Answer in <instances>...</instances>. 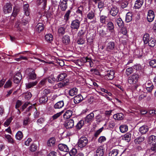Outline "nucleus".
I'll use <instances>...</instances> for the list:
<instances>
[{"label":"nucleus","mask_w":156,"mask_h":156,"mask_svg":"<svg viewBox=\"0 0 156 156\" xmlns=\"http://www.w3.org/2000/svg\"><path fill=\"white\" fill-rule=\"evenodd\" d=\"M88 142V140L87 138L85 136H82L79 140L77 145L79 147L82 148L85 146Z\"/></svg>","instance_id":"obj_2"},{"label":"nucleus","mask_w":156,"mask_h":156,"mask_svg":"<svg viewBox=\"0 0 156 156\" xmlns=\"http://www.w3.org/2000/svg\"><path fill=\"white\" fill-rule=\"evenodd\" d=\"M64 105V102L63 101H59L56 103L54 105L55 109H59L62 107Z\"/></svg>","instance_id":"obj_24"},{"label":"nucleus","mask_w":156,"mask_h":156,"mask_svg":"<svg viewBox=\"0 0 156 156\" xmlns=\"http://www.w3.org/2000/svg\"><path fill=\"white\" fill-rule=\"evenodd\" d=\"M36 74L35 72L33 71L30 73L29 75V79L32 80H34L36 78Z\"/></svg>","instance_id":"obj_50"},{"label":"nucleus","mask_w":156,"mask_h":156,"mask_svg":"<svg viewBox=\"0 0 156 156\" xmlns=\"http://www.w3.org/2000/svg\"><path fill=\"white\" fill-rule=\"evenodd\" d=\"M86 31L85 29H82L79 31L78 35L79 37H83L84 35L85 34Z\"/></svg>","instance_id":"obj_53"},{"label":"nucleus","mask_w":156,"mask_h":156,"mask_svg":"<svg viewBox=\"0 0 156 156\" xmlns=\"http://www.w3.org/2000/svg\"><path fill=\"white\" fill-rule=\"evenodd\" d=\"M45 39L48 42H51L53 39V36L51 34H47L45 36Z\"/></svg>","instance_id":"obj_36"},{"label":"nucleus","mask_w":156,"mask_h":156,"mask_svg":"<svg viewBox=\"0 0 156 156\" xmlns=\"http://www.w3.org/2000/svg\"><path fill=\"white\" fill-rule=\"evenodd\" d=\"M22 79V76L20 73H16L13 78V81L15 83H18Z\"/></svg>","instance_id":"obj_11"},{"label":"nucleus","mask_w":156,"mask_h":156,"mask_svg":"<svg viewBox=\"0 0 156 156\" xmlns=\"http://www.w3.org/2000/svg\"><path fill=\"white\" fill-rule=\"evenodd\" d=\"M13 119V118L12 117H10L9 119H7L6 120L4 123V125L5 126H8Z\"/></svg>","instance_id":"obj_57"},{"label":"nucleus","mask_w":156,"mask_h":156,"mask_svg":"<svg viewBox=\"0 0 156 156\" xmlns=\"http://www.w3.org/2000/svg\"><path fill=\"white\" fill-rule=\"evenodd\" d=\"M85 42V40L83 37H79L77 41V43L79 44H82Z\"/></svg>","instance_id":"obj_52"},{"label":"nucleus","mask_w":156,"mask_h":156,"mask_svg":"<svg viewBox=\"0 0 156 156\" xmlns=\"http://www.w3.org/2000/svg\"><path fill=\"white\" fill-rule=\"evenodd\" d=\"M39 100L40 103H45L48 100V97L46 95L43 96L39 98Z\"/></svg>","instance_id":"obj_33"},{"label":"nucleus","mask_w":156,"mask_h":156,"mask_svg":"<svg viewBox=\"0 0 156 156\" xmlns=\"http://www.w3.org/2000/svg\"><path fill=\"white\" fill-rule=\"evenodd\" d=\"M119 129L121 132L124 133L128 130V126L126 125H121L119 127Z\"/></svg>","instance_id":"obj_35"},{"label":"nucleus","mask_w":156,"mask_h":156,"mask_svg":"<svg viewBox=\"0 0 156 156\" xmlns=\"http://www.w3.org/2000/svg\"><path fill=\"white\" fill-rule=\"evenodd\" d=\"M86 65L87 66L92 67L94 66V63L91 59L87 57L86 61Z\"/></svg>","instance_id":"obj_30"},{"label":"nucleus","mask_w":156,"mask_h":156,"mask_svg":"<svg viewBox=\"0 0 156 156\" xmlns=\"http://www.w3.org/2000/svg\"><path fill=\"white\" fill-rule=\"evenodd\" d=\"M83 124L84 121L83 120H81L77 123L76 126V129H80Z\"/></svg>","instance_id":"obj_51"},{"label":"nucleus","mask_w":156,"mask_h":156,"mask_svg":"<svg viewBox=\"0 0 156 156\" xmlns=\"http://www.w3.org/2000/svg\"><path fill=\"white\" fill-rule=\"evenodd\" d=\"M128 4V1L126 0H124L121 4V7L122 8H124L126 7Z\"/></svg>","instance_id":"obj_63"},{"label":"nucleus","mask_w":156,"mask_h":156,"mask_svg":"<svg viewBox=\"0 0 156 156\" xmlns=\"http://www.w3.org/2000/svg\"><path fill=\"white\" fill-rule=\"evenodd\" d=\"M115 22L119 27H121L123 26L124 22L121 18L116 19Z\"/></svg>","instance_id":"obj_32"},{"label":"nucleus","mask_w":156,"mask_h":156,"mask_svg":"<svg viewBox=\"0 0 156 156\" xmlns=\"http://www.w3.org/2000/svg\"><path fill=\"white\" fill-rule=\"evenodd\" d=\"M144 140L145 137L144 136H140L135 139L134 142L136 144H140Z\"/></svg>","instance_id":"obj_25"},{"label":"nucleus","mask_w":156,"mask_h":156,"mask_svg":"<svg viewBox=\"0 0 156 156\" xmlns=\"http://www.w3.org/2000/svg\"><path fill=\"white\" fill-rule=\"evenodd\" d=\"M59 149L61 151L65 152H68L69 151V149L67 145L61 144H59L58 146Z\"/></svg>","instance_id":"obj_15"},{"label":"nucleus","mask_w":156,"mask_h":156,"mask_svg":"<svg viewBox=\"0 0 156 156\" xmlns=\"http://www.w3.org/2000/svg\"><path fill=\"white\" fill-rule=\"evenodd\" d=\"M65 32V28L63 27H60L58 29V33L60 35H63Z\"/></svg>","instance_id":"obj_58"},{"label":"nucleus","mask_w":156,"mask_h":156,"mask_svg":"<svg viewBox=\"0 0 156 156\" xmlns=\"http://www.w3.org/2000/svg\"><path fill=\"white\" fill-rule=\"evenodd\" d=\"M77 150L75 148H73L69 152L70 156H75L77 153Z\"/></svg>","instance_id":"obj_61"},{"label":"nucleus","mask_w":156,"mask_h":156,"mask_svg":"<svg viewBox=\"0 0 156 156\" xmlns=\"http://www.w3.org/2000/svg\"><path fill=\"white\" fill-rule=\"evenodd\" d=\"M83 9V6L80 5L77 8L76 11V13L78 14V16H80L79 17L81 20L82 19L83 12L84 11Z\"/></svg>","instance_id":"obj_16"},{"label":"nucleus","mask_w":156,"mask_h":156,"mask_svg":"<svg viewBox=\"0 0 156 156\" xmlns=\"http://www.w3.org/2000/svg\"><path fill=\"white\" fill-rule=\"evenodd\" d=\"M12 5L9 2L7 3L4 6L3 11L5 14L11 13L12 11Z\"/></svg>","instance_id":"obj_4"},{"label":"nucleus","mask_w":156,"mask_h":156,"mask_svg":"<svg viewBox=\"0 0 156 156\" xmlns=\"http://www.w3.org/2000/svg\"><path fill=\"white\" fill-rule=\"evenodd\" d=\"M149 65L152 67H156V60L154 59L150 61L149 62Z\"/></svg>","instance_id":"obj_60"},{"label":"nucleus","mask_w":156,"mask_h":156,"mask_svg":"<svg viewBox=\"0 0 156 156\" xmlns=\"http://www.w3.org/2000/svg\"><path fill=\"white\" fill-rule=\"evenodd\" d=\"M56 140L54 137H52L49 139L47 142V145L48 146H53L55 143Z\"/></svg>","instance_id":"obj_22"},{"label":"nucleus","mask_w":156,"mask_h":156,"mask_svg":"<svg viewBox=\"0 0 156 156\" xmlns=\"http://www.w3.org/2000/svg\"><path fill=\"white\" fill-rule=\"evenodd\" d=\"M37 146L35 144H32L30 147V150L32 152L35 151L37 149Z\"/></svg>","instance_id":"obj_54"},{"label":"nucleus","mask_w":156,"mask_h":156,"mask_svg":"<svg viewBox=\"0 0 156 156\" xmlns=\"http://www.w3.org/2000/svg\"><path fill=\"white\" fill-rule=\"evenodd\" d=\"M107 27L109 30H114V25L112 22H109L107 24Z\"/></svg>","instance_id":"obj_46"},{"label":"nucleus","mask_w":156,"mask_h":156,"mask_svg":"<svg viewBox=\"0 0 156 156\" xmlns=\"http://www.w3.org/2000/svg\"><path fill=\"white\" fill-rule=\"evenodd\" d=\"M66 74L65 73H62L59 74L57 76V81H60L66 77Z\"/></svg>","instance_id":"obj_37"},{"label":"nucleus","mask_w":156,"mask_h":156,"mask_svg":"<svg viewBox=\"0 0 156 156\" xmlns=\"http://www.w3.org/2000/svg\"><path fill=\"white\" fill-rule=\"evenodd\" d=\"M94 114L92 112L87 115L85 118V122L87 123L91 122L94 119Z\"/></svg>","instance_id":"obj_12"},{"label":"nucleus","mask_w":156,"mask_h":156,"mask_svg":"<svg viewBox=\"0 0 156 156\" xmlns=\"http://www.w3.org/2000/svg\"><path fill=\"white\" fill-rule=\"evenodd\" d=\"M86 58L87 57H83L79 60H78L77 61V63L78 65L80 66L83 65L84 63L86 62Z\"/></svg>","instance_id":"obj_43"},{"label":"nucleus","mask_w":156,"mask_h":156,"mask_svg":"<svg viewBox=\"0 0 156 156\" xmlns=\"http://www.w3.org/2000/svg\"><path fill=\"white\" fill-rule=\"evenodd\" d=\"M80 21L78 20H75L72 22L71 27L73 29H78L80 26Z\"/></svg>","instance_id":"obj_5"},{"label":"nucleus","mask_w":156,"mask_h":156,"mask_svg":"<svg viewBox=\"0 0 156 156\" xmlns=\"http://www.w3.org/2000/svg\"><path fill=\"white\" fill-rule=\"evenodd\" d=\"M123 115L122 113H118L114 115L113 118L115 120H121L123 119Z\"/></svg>","instance_id":"obj_28"},{"label":"nucleus","mask_w":156,"mask_h":156,"mask_svg":"<svg viewBox=\"0 0 156 156\" xmlns=\"http://www.w3.org/2000/svg\"><path fill=\"white\" fill-rule=\"evenodd\" d=\"M132 15L131 13L130 12L127 13L126 15V21L127 23L129 22L132 20Z\"/></svg>","instance_id":"obj_38"},{"label":"nucleus","mask_w":156,"mask_h":156,"mask_svg":"<svg viewBox=\"0 0 156 156\" xmlns=\"http://www.w3.org/2000/svg\"><path fill=\"white\" fill-rule=\"evenodd\" d=\"M115 47V43L113 41H110L107 44L106 50L108 52H111L114 50Z\"/></svg>","instance_id":"obj_6"},{"label":"nucleus","mask_w":156,"mask_h":156,"mask_svg":"<svg viewBox=\"0 0 156 156\" xmlns=\"http://www.w3.org/2000/svg\"><path fill=\"white\" fill-rule=\"evenodd\" d=\"M149 130V128L147 126L143 125L140 127L139 129V132L142 134L146 133Z\"/></svg>","instance_id":"obj_14"},{"label":"nucleus","mask_w":156,"mask_h":156,"mask_svg":"<svg viewBox=\"0 0 156 156\" xmlns=\"http://www.w3.org/2000/svg\"><path fill=\"white\" fill-rule=\"evenodd\" d=\"M115 72L113 70H110L106 71L104 76L105 79L106 80H111L114 77Z\"/></svg>","instance_id":"obj_3"},{"label":"nucleus","mask_w":156,"mask_h":156,"mask_svg":"<svg viewBox=\"0 0 156 156\" xmlns=\"http://www.w3.org/2000/svg\"><path fill=\"white\" fill-rule=\"evenodd\" d=\"M148 44L149 46L151 47H153L156 44V41L153 38H151L148 41Z\"/></svg>","instance_id":"obj_44"},{"label":"nucleus","mask_w":156,"mask_h":156,"mask_svg":"<svg viewBox=\"0 0 156 156\" xmlns=\"http://www.w3.org/2000/svg\"><path fill=\"white\" fill-rule=\"evenodd\" d=\"M95 16L94 12L92 11L89 12L87 15V18L90 20L94 19Z\"/></svg>","instance_id":"obj_39"},{"label":"nucleus","mask_w":156,"mask_h":156,"mask_svg":"<svg viewBox=\"0 0 156 156\" xmlns=\"http://www.w3.org/2000/svg\"><path fill=\"white\" fill-rule=\"evenodd\" d=\"M37 83V81L30 82L26 84V87L27 88L29 89L34 86L36 85Z\"/></svg>","instance_id":"obj_45"},{"label":"nucleus","mask_w":156,"mask_h":156,"mask_svg":"<svg viewBox=\"0 0 156 156\" xmlns=\"http://www.w3.org/2000/svg\"><path fill=\"white\" fill-rule=\"evenodd\" d=\"M46 79L48 82L51 84H52L55 83L56 80L53 74L51 75Z\"/></svg>","instance_id":"obj_27"},{"label":"nucleus","mask_w":156,"mask_h":156,"mask_svg":"<svg viewBox=\"0 0 156 156\" xmlns=\"http://www.w3.org/2000/svg\"><path fill=\"white\" fill-rule=\"evenodd\" d=\"M23 135L22 132L20 131H18L16 134V138L19 140H21L23 138Z\"/></svg>","instance_id":"obj_40"},{"label":"nucleus","mask_w":156,"mask_h":156,"mask_svg":"<svg viewBox=\"0 0 156 156\" xmlns=\"http://www.w3.org/2000/svg\"><path fill=\"white\" fill-rule=\"evenodd\" d=\"M131 136V134L129 133H127L124 135L123 137V139L127 142H129L130 140Z\"/></svg>","instance_id":"obj_34"},{"label":"nucleus","mask_w":156,"mask_h":156,"mask_svg":"<svg viewBox=\"0 0 156 156\" xmlns=\"http://www.w3.org/2000/svg\"><path fill=\"white\" fill-rule=\"evenodd\" d=\"M67 0H62L59 2V6L61 10L65 11L67 8Z\"/></svg>","instance_id":"obj_10"},{"label":"nucleus","mask_w":156,"mask_h":156,"mask_svg":"<svg viewBox=\"0 0 156 156\" xmlns=\"http://www.w3.org/2000/svg\"><path fill=\"white\" fill-rule=\"evenodd\" d=\"M147 96V94L143 91L140 92V95L139 97V99L140 101L143 99Z\"/></svg>","instance_id":"obj_62"},{"label":"nucleus","mask_w":156,"mask_h":156,"mask_svg":"<svg viewBox=\"0 0 156 156\" xmlns=\"http://www.w3.org/2000/svg\"><path fill=\"white\" fill-rule=\"evenodd\" d=\"M133 71V70L132 67H130L127 68L126 71V73L127 76H129L132 73Z\"/></svg>","instance_id":"obj_55"},{"label":"nucleus","mask_w":156,"mask_h":156,"mask_svg":"<svg viewBox=\"0 0 156 156\" xmlns=\"http://www.w3.org/2000/svg\"><path fill=\"white\" fill-rule=\"evenodd\" d=\"M146 87L147 91L151 92L154 86L151 82L150 81L146 84Z\"/></svg>","instance_id":"obj_26"},{"label":"nucleus","mask_w":156,"mask_h":156,"mask_svg":"<svg viewBox=\"0 0 156 156\" xmlns=\"http://www.w3.org/2000/svg\"><path fill=\"white\" fill-rule=\"evenodd\" d=\"M148 142L150 144H154L156 143V136L154 135L150 136L148 139Z\"/></svg>","instance_id":"obj_23"},{"label":"nucleus","mask_w":156,"mask_h":156,"mask_svg":"<svg viewBox=\"0 0 156 156\" xmlns=\"http://www.w3.org/2000/svg\"><path fill=\"white\" fill-rule=\"evenodd\" d=\"M68 81L69 80L66 79L65 81L58 83L59 88H62L64 86L68 85L69 84Z\"/></svg>","instance_id":"obj_31"},{"label":"nucleus","mask_w":156,"mask_h":156,"mask_svg":"<svg viewBox=\"0 0 156 156\" xmlns=\"http://www.w3.org/2000/svg\"><path fill=\"white\" fill-rule=\"evenodd\" d=\"M83 99L82 96L80 94L74 97V101L75 103H79Z\"/></svg>","instance_id":"obj_19"},{"label":"nucleus","mask_w":156,"mask_h":156,"mask_svg":"<svg viewBox=\"0 0 156 156\" xmlns=\"http://www.w3.org/2000/svg\"><path fill=\"white\" fill-rule=\"evenodd\" d=\"M74 125V121L72 119L66 120L64 123V125L66 129L72 128Z\"/></svg>","instance_id":"obj_7"},{"label":"nucleus","mask_w":156,"mask_h":156,"mask_svg":"<svg viewBox=\"0 0 156 156\" xmlns=\"http://www.w3.org/2000/svg\"><path fill=\"white\" fill-rule=\"evenodd\" d=\"M119 12V9L117 6L112 5L110 11V14L113 16H115Z\"/></svg>","instance_id":"obj_9"},{"label":"nucleus","mask_w":156,"mask_h":156,"mask_svg":"<svg viewBox=\"0 0 156 156\" xmlns=\"http://www.w3.org/2000/svg\"><path fill=\"white\" fill-rule=\"evenodd\" d=\"M71 11L70 10H67L64 16V19L67 21L69 19V15L71 13Z\"/></svg>","instance_id":"obj_59"},{"label":"nucleus","mask_w":156,"mask_h":156,"mask_svg":"<svg viewBox=\"0 0 156 156\" xmlns=\"http://www.w3.org/2000/svg\"><path fill=\"white\" fill-rule=\"evenodd\" d=\"M78 90L76 88H73L71 89L69 91V95L73 96L76 94Z\"/></svg>","instance_id":"obj_41"},{"label":"nucleus","mask_w":156,"mask_h":156,"mask_svg":"<svg viewBox=\"0 0 156 156\" xmlns=\"http://www.w3.org/2000/svg\"><path fill=\"white\" fill-rule=\"evenodd\" d=\"M139 76L137 74L134 73L128 78V82L130 84H136L138 81Z\"/></svg>","instance_id":"obj_1"},{"label":"nucleus","mask_w":156,"mask_h":156,"mask_svg":"<svg viewBox=\"0 0 156 156\" xmlns=\"http://www.w3.org/2000/svg\"><path fill=\"white\" fill-rule=\"evenodd\" d=\"M23 8L25 15L27 16H29L30 14V9L29 4H27L24 5Z\"/></svg>","instance_id":"obj_17"},{"label":"nucleus","mask_w":156,"mask_h":156,"mask_svg":"<svg viewBox=\"0 0 156 156\" xmlns=\"http://www.w3.org/2000/svg\"><path fill=\"white\" fill-rule=\"evenodd\" d=\"M73 112L71 110H68L63 115V117L66 119H69L72 115Z\"/></svg>","instance_id":"obj_29"},{"label":"nucleus","mask_w":156,"mask_h":156,"mask_svg":"<svg viewBox=\"0 0 156 156\" xmlns=\"http://www.w3.org/2000/svg\"><path fill=\"white\" fill-rule=\"evenodd\" d=\"M143 41L144 44H147L148 42L149 39V35L148 34H144L143 36Z\"/></svg>","instance_id":"obj_48"},{"label":"nucleus","mask_w":156,"mask_h":156,"mask_svg":"<svg viewBox=\"0 0 156 156\" xmlns=\"http://www.w3.org/2000/svg\"><path fill=\"white\" fill-rule=\"evenodd\" d=\"M12 82L10 80L7 81L4 85V87L5 88H7L11 87L12 85Z\"/></svg>","instance_id":"obj_64"},{"label":"nucleus","mask_w":156,"mask_h":156,"mask_svg":"<svg viewBox=\"0 0 156 156\" xmlns=\"http://www.w3.org/2000/svg\"><path fill=\"white\" fill-rule=\"evenodd\" d=\"M63 113L62 112H61L58 113H57L56 114L52 116L51 119H52V120H54L56 119L57 118L59 117Z\"/></svg>","instance_id":"obj_56"},{"label":"nucleus","mask_w":156,"mask_h":156,"mask_svg":"<svg viewBox=\"0 0 156 156\" xmlns=\"http://www.w3.org/2000/svg\"><path fill=\"white\" fill-rule=\"evenodd\" d=\"M144 3V0H136L134 4V7L135 9H139L142 5Z\"/></svg>","instance_id":"obj_18"},{"label":"nucleus","mask_w":156,"mask_h":156,"mask_svg":"<svg viewBox=\"0 0 156 156\" xmlns=\"http://www.w3.org/2000/svg\"><path fill=\"white\" fill-rule=\"evenodd\" d=\"M5 136L8 143L12 144H13L14 143V141L10 135L5 134Z\"/></svg>","instance_id":"obj_42"},{"label":"nucleus","mask_w":156,"mask_h":156,"mask_svg":"<svg viewBox=\"0 0 156 156\" xmlns=\"http://www.w3.org/2000/svg\"><path fill=\"white\" fill-rule=\"evenodd\" d=\"M62 43L65 44H68L70 42V37L69 35H65L63 36L62 39Z\"/></svg>","instance_id":"obj_20"},{"label":"nucleus","mask_w":156,"mask_h":156,"mask_svg":"<svg viewBox=\"0 0 156 156\" xmlns=\"http://www.w3.org/2000/svg\"><path fill=\"white\" fill-rule=\"evenodd\" d=\"M154 12L151 10H148L147 15V20L149 22H152L154 20Z\"/></svg>","instance_id":"obj_8"},{"label":"nucleus","mask_w":156,"mask_h":156,"mask_svg":"<svg viewBox=\"0 0 156 156\" xmlns=\"http://www.w3.org/2000/svg\"><path fill=\"white\" fill-rule=\"evenodd\" d=\"M107 17L104 15H101L100 16V22L102 24H106V19Z\"/></svg>","instance_id":"obj_49"},{"label":"nucleus","mask_w":156,"mask_h":156,"mask_svg":"<svg viewBox=\"0 0 156 156\" xmlns=\"http://www.w3.org/2000/svg\"><path fill=\"white\" fill-rule=\"evenodd\" d=\"M119 150L116 149L112 150L109 153V156H116L118 153Z\"/></svg>","instance_id":"obj_47"},{"label":"nucleus","mask_w":156,"mask_h":156,"mask_svg":"<svg viewBox=\"0 0 156 156\" xmlns=\"http://www.w3.org/2000/svg\"><path fill=\"white\" fill-rule=\"evenodd\" d=\"M44 28V25L42 23H38L36 26V30L39 32H41Z\"/></svg>","instance_id":"obj_21"},{"label":"nucleus","mask_w":156,"mask_h":156,"mask_svg":"<svg viewBox=\"0 0 156 156\" xmlns=\"http://www.w3.org/2000/svg\"><path fill=\"white\" fill-rule=\"evenodd\" d=\"M104 150L102 147H98L96 150V155L97 156H103L104 154Z\"/></svg>","instance_id":"obj_13"}]
</instances>
